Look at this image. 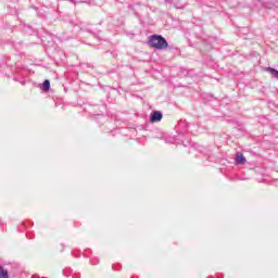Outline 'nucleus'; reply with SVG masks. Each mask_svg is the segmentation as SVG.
<instances>
[{
    "instance_id": "1",
    "label": "nucleus",
    "mask_w": 278,
    "mask_h": 278,
    "mask_svg": "<svg viewBox=\"0 0 278 278\" xmlns=\"http://www.w3.org/2000/svg\"><path fill=\"white\" fill-rule=\"evenodd\" d=\"M175 129L178 136L174 137V142H181L184 147H188V144L184 142V138L188 135L194 136L199 131V126L194 123H187L186 119H180L175 126Z\"/></svg>"
},
{
    "instance_id": "3",
    "label": "nucleus",
    "mask_w": 278,
    "mask_h": 278,
    "mask_svg": "<svg viewBox=\"0 0 278 278\" xmlns=\"http://www.w3.org/2000/svg\"><path fill=\"white\" fill-rule=\"evenodd\" d=\"M164 118V114L161 111H154L150 115V123H160Z\"/></svg>"
},
{
    "instance_id": "12",
    "label": "nucleus",
    "mask_w": 278,
    "mask_h": 278,
    "mask_svg": "<svg viewBox=\"0 0 278 278\" xmlns=\"http://www.w3.org/2000/svg\"><path fill=\"white\" fill-rule=\"evenodd\" d=\"M31 278H42V277H40V276H36V275H35V276H33Z\"/></svg>"
},
{
    "instance_id": "17",
    "label": "nucleus",
    "mask_w": 278,
    "mask_h": 278,
    "mask_svg": "<svg viewBox=\"0 0 278 278\" xmlns=\"http://www.w3.org/2000/svg\"><path fill=\"white\" fill-rule=\"evenodd\" d=\"M1 62H2V61H0V66H1Z\"/></svg>"
},
{
    "instance_id": "16",
    "label": "nucleus",
    "mask_w": 278,
    "mask_h": 278,
    "mask_svg": "<svg viewBox=\"0 0 278 278\" xmlns=\"http://www.w3.org/2000/svg\"><path fill=\"white\" fill-rule=\"evenodd\" d=\"M164 1L168 2L169 0H164Z\"/></svg>"
},
{
    "instance_id": "4",
    "label": "nucleus",
    "mask_w": 278,
    "mask_h": 278,
    "mask_svg": "<svg viewBox=\"0 0 278 278\" xmlns=\"http://www.w3.org/2000/svg\"><path fill=\"white\" fill-rule=\"evenodd\" d=\"M235 162H236V164L242 166V165L247 164V157H244V154H242V153H237V155L235 157Z\"/></svg>"
},
{
    "instance_id": "11",
    "label": "nucleus",
    "mask_w": 278,
    "mask_h": 278,
    "mask_svg": "<svg viewBox=\"0 0 278 278\" xmlns=\"http://www.w3.org/2000/svg\"><path fill=\"white\" fill-rule=\"evenodd\" d=\"M72 255H73V257H79V256H77V252H75V251L72 252Z\"/></svg>"
},
{
    "instance_id": "7",
    "label": "nucleus",
    "mask_w": 278,
    "mask_h": 278,
    "mask_svg": "<svg viewBox=\"0 0 278 278\" xmlns=\"http://www.w3.org/2000/svg\"><path fill=\"white\" fill-rule=\"evenodd\" d=\"M0 278H10L8 270L4 269L3 266H1V265H0Z\"/></svg>"
},
{
    "instance_id": "9",
    "label": "nucleus",
    "mask_w": 278,
    "mask_h": 278,
    "mask_svg": "<svg viewBox=\"0 0 278 278\" xmlns=\"http://www.w3.org/2000/svg\"><path fill=\"white\" fill-rule=\"evenodd\" d=\"M91 264H92L93 266H97V264H99V258H97V257H91Z\"/></svg>"
},
{
    "instance_id": "13",
    "label": "nucleus",
    "mask_w": 278,
    "mask_h": 278,
    "mask_svg": "<svg viewBox=\"0 0 278 278\" xmlns=\"http://www.w3.org/2000/svg\"><path fill=\"white\" fill-rule=\"evenodd\" d=\"M20 84H22L23 86H25V80H23V81H20Z\"/></svg>"
},
{
    "instance_id": "14",
    "label": "nucleus",
    "mask_w": 278,
    "mask_h": 278,
    "mask_svg": "<svg viewBox=\"0 0 278 278\" xmlns=\"http://www.w3.org/2000/svg\"><path fill=\"white\" fill-rule=\"evenodd\" d=\"M72 277H73V278H79V276H77V275H73Z\"/></svg>"
},
{
    "instance_id": "6",
    "label": "nucleus",
    "mask_w": 278,
    "mask_h": 278,
    "mask_svg": "<svg viewBox=\"0 0 278 278\" xmlns=\"http://www.w3.org/2000/svg\"><path fill=\"white\" fill-rule=\"evenodd\" d=\"M266 71H267V73H270V75H273V77L278 79V71L275 67H266Z\"/></svg>"
},
{
    "instance_id": "10",
    "label": "nucleus",
    "mask_w": 278,
    "mask_h": 278,
    "mask_svg": "<svg viewBox=\"0 0 278 278\" xmlns=\"http://www.w3.org/2000/svg\"><path fill=\"white\" fill-rule=\"evenodd\" d=\"M174 8H176V10H184V7H179V4L175 3Z\"/></svg>"
},
{
    "instance_id": "2",
    "label": "nucleus",
    "mask_w": 278,
    "mask_h": 278,
    "mask_svg": "<svg viewBox=\"0 0 278 278\" xmlns=\"http://www.w3.org/2000/svg\"><path fill=\"white\" fill-rule=\"evenodd\" d=\"M149 47L152 49H157V51H164V49H168V41L162 35H151L148 38Z\"/></svg>"
},
{
    "instance_id": "5",
    "label": "nucleus",
    "mask_w": 278,
    "mask_h": 278,
    "mask_svg": "<svg viewBox=\"0 0 278 278\" xmlns=\"http://www.w3.org/2000/svg\"><path fill=\"white\" fill-rule=\"evenodd\" d=\"M42 90L43 92H49V90H51V81L49 79H46L42 83Z\"/></svg>"
},
{
    "instance_id": "8",
    "label": "nucleus",
    "mask_w": 278,
    "mask_h": 278,
    "mask_svg": "<svg viewBox=\"0 0 278 278\" xmlns=\"http://www.w3.org/2000/svg\"><path fill=\"white\" fill-rule=\"evenodd\" d=\"M73 274V269H71V268H65L64 270H63V275L65 276V277H70V275H72Z\"/></svg>"
},
{
    "instance_id": "15",
    "label": "nucleus",
    "mask_w": 278,
    "mask_h": 278,
    "mask_svg": "<svg viewBox=\"0 0 278 278\" xmlns=\"http://www.w3.org/2000/svg\"><path fill=\"white\" fill-rule=\"evenodd\" d=\"M27 238H29V240H31V237H29V235H26Z\"/></svg>"
}]
</instances>
